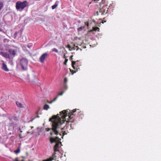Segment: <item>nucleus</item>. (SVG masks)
I'll return each instance as SVG.
<instances>
[{"label":"nucleus","mask_w":161,"mask_h":161,"mask_svg":"<svg viewBox=\"0 0 161 161\" xmlns=\"http://www.w3.org/2000/svg\"><path fill=\"white\" fill-rule=\"evenodd\" d=\"M1 68L3 70L6 71H8L9 70L8 68L7 65L4 62H3L2 64Z\"/></svg>","instance_id":"0eeeda50"},{"label":"nucleus","mask_w":161,"mask_h":161,"mask_svg":"<svg viewBox=\"0 0 161 161\" xmlns=\"http://www.w3.org/2000/svg\"><path fill=\"white\" fill-rule=\"evenodd\" d=\"M48 54L46 53H44L42 54L39 58V60L40 62L42 63H44L45 61L46 60V58L48 56Z\"/></svg>","instance_id":"423d86ee"},{"label":"nucleus","mask_w":161,"mask_h":161,"mask_svg":"<svg viewBox=\"0 0 161 161\" xmlns=\"http://www.w3.org/2000/svg\"><path fill=\"white\" fill-rule=\"evenodd\" d=\"M21 134H19V136L20 137V138H22L21 136Z\"/></svg>","instance_id":"c9c22d12"},{"label":"nucleus","mask_w":161,"mask_h":161,"mask_svg":"<svg viewBox=\"0 0 161 161\" xmlns=\"http://www.w3.org/2000/svg\"><path fill=\"white\" fill-rule=\"evenodd\" d=\"M0 54L7 58H9V54L6 52H1L0 53Z\"/></svg>","instance_id":"6e6552de"},{"label":"nucleus","mask_w":161,"mask_h":161,"mask_svg":"<svg viewBox=\"0 0 161 161\" xmlns=\"http://www.w3.org/2000/svg\"><path fill=\"white\" fill-rule=\"evenodd\" d=\"M71 49H72V50H75L76 49L75 47H73L71 48Z\"/></svg>","instance_id":"2f4dec72"},{"label":"nucleus","mask_w":161,"mask_h":161,"mask_svg":"<svg viewBox=\"0 0 161 161\" xmlns=\"http://www.w3.org/2000/svg\"><path fill=\"white\" fill-rule=\"evenodd\" d=\"M46 130L47 131H49V130H50V129L49 128H47L46 129Z\"/></svg>","instance_id":"7c9ffc66"},{"label":"nucleus","mask_w":161,"mask_h":161,"mask_svg":"<svg viewBox=\"0 0 161 161\" xmlns=\"http://www.w3.org/2000/svg\"><path fill=\"white\" fill-rule=\"evenodd\" d=\"M93 22H95V20H93Z\"/></svg>","instance_id":"58836bf2"},{"label":"nucleus","mask_w":161,"mask_h":161,"mask_svg":"<svg viewBox=\"0 0 161 161\" xmlns=\"http://www.w3.org/2000/svg\"><path fill=\"white\" fill-rule=\"evenodd\" d=\"M61 139L59 138L58 137H56L55 138H54L52 137H50V143H52L53 142L56 143V144L54 147V152L58 151V148L60 147V145H62L61 142L59 141Z\"/></svg>","instance_id":"f03ea898"},{"label":"nucleus","mask_w":161,"mask_h":161,"mask_svg":"<svg viewBox=\"0 0 161 161\" xmlns=\"http://www.w3.org/2000/svg\"><path fill=\"white\" fill-rule=\"evenodd\" d=\"M99 0H94V1H99Z\"/></svg>","instance_id":"e433bc0d"},{"label":"nucleus","mask_w":161,"mask_h":161,"mask_svg":"<svg viewBox=\"0 0 161 161\" xmlns=\"http://www.w3.org/2000/svg\"><path fill=\"white\" fill-rule=\"evenodd\" d=\"M9 120L11 121L12 120H18V119L15 116H13L12 117H9Z\"/></svg>","instance_id":"ddd939ff"},{"label":"nucleus","mask_w":161,"mask_h":161,"mask_svg":"<svg viewBox=\"0 0 161 161\" xmlns=\"http://www.w3.org/2000/svg\"><path fill=\"white\" fill-rule=\"evenodd\" d=\"M78 48H77L76 49V50H78Z\"/></svg>","instance_id":"4c0bfd02"},{"label":"nucleus","mask_w":161,"mask_h":161,"mask_svg":"<svg viewBox=\"0 0 161 161\" xmlns=\"http://www.w3.org/2000/svg\"><path fill=\"white\" fill-rule=\"evenodd\" d=\"M16 104L18 107L20 108H23L22 104L21 103H20L19 102H16Z\"/></svg>","instance_id":"2eb2a0df"},{"label":"nucleus","mask_w":161,"mask_h":161,"mask_svg":"<svg viewBox=\"0 0 161 161\" xmlns=\"http://www.w3.org/2000/svg\"><path fill=\"white\" fill-rule=\"evenodd\" d=\"M58 97V96H56L53 100V102L55 101L56 99H57Z\"/></svg>","instance_id":"a878e982"},{"label":"nucleus","mask_w":161,"mask_h":161,"mask_svg":"<svg viewBox=\"0 0 161 161\" xmlns=\"http://www.w3.org/2000/svg\"><path fill=\"white\" fill-rule=\"evenodd\" d=\"M79 62V61L78 60L76 61V62L74 61H72V67L74 69H75V68L74 66V65L76 64L77 62Z\"/></svg>","instance_id":"dca6fc26"},{"label":"nucleus","mask_w":161,"mask_h":161,"mask_svg":"<svg viewBox=\"0 0 161 161\" xmlns=\"http://www.w3.org/2000/svg\"><path fill=\"white\" fill-rule=\"evenodd\" d=\"M63 58H64L66 59V56L65 54H64L63 56Z\"/></svg>","instance_id":"473e14b6"},{"label":"nucleus","mask_w":161,"mask_h":161,"mask_svg":"<svg viewBox=\"0 0 161 161\" xmlns=\"http://www.w3.org/2000/svg\"><path fill=\"white\" fill-rule=\"evenodd\" d=\"M20 150L19 148H18L17 150L14 151V152L16 154L19 153L20 152Z\"/></svg>","instance_id":"a211bd4d"},{"label":"nucleus","mask_w":161,"mask_h":161,"mask_svg":"<svg viewBox=\"0 0 161 161\" xmlns=\"http://www.w3.org/2000/svg\"><path fill=\"white\" fill-rule=\"evenodd\" d=\"M4 3L3 2H0V12L4 7Z\"/></svg>","instance_id":"4468645a"},{"label":"nucleus","mask_w":161,"mask_h":161,"mask_svg":"<svg viewBox=\"0 0 161 161\" xmlns=\"http://www.w3.org/2000/svg\"><path fill=\"white\" fill-rule=\"evenodd\" d=\"M40 108H39V109H38V111L36 112V114L37 115L36 116H35L34 117V119L36 118H39V116L38 115V112H39V110H40Z\"/></svg>","instance_id":"f3484780"},{"label":"nucleus","mask_w":161,"mask_h":161,"mask_svg":"<svg viewBox=\"0 0 161 161\" xmlns=\"http://www.w3.org/2000/svg\"><path fill=\"white\" fill-rule=\"evenodd\" d=\"M66 47H67V48H69V51H71V50H72V49H71V47L69 45H68L67 46H66Z\"/></svg>","instance_id":"412c9836"},{"label":"nucleus","mask_w":161,"mask_h":161,"mask_svg":"<svg viewBox=\"0 0 161 161\" xmlns=\"http://www.w3.org/2000/svg\"><path fill=\"white\" fill-rule=\"evenodd\" d=\"M84 28V27H80L78 29V30L79 31H81L83 30V28Z\"/></svg>","instance_id":"4be33fe9"},{"label":"nucleus","mask_w":161,"mask_h":161,"mask_svg":"<svg viewBox=\"0 0 161 161\" xmlns=\"http://www.w3.org/2000/svg\"><path fill=\"white\" fill-rule=\"evenodd\" d=\"M28 60L25 58H22L20 60L19 64L22 69L23 70L27 69Z\"/></svg>","instance_id":"7ed1b4c3"},{"label":"nucleus","mask_w":161,"mask_h":161,"mask_svg":"<svg viewBox=\"0 0 161 161\" xmlns=\"http://www.w3.org/2000/svg\"><path fill=\"white\" fill-rule=\"evenodd\" d=\"M64 88L65 89V90H66L67 88V86L65 85H64Z\"/></svg>","instance_id":"cd10ccee"},{"label":"nucleus","mask_w":161,"mask_h":161,"mask_svg":"<svg viewBox=\"0 0 161 161\" xmlns=\"http://www.w3.org/2000/svg\"><path fill=\"white\" fill-rule=\"evenodd\" d=\"M58 3L59 2L58 1H56L55 3L52 6V8L53 9H54L57 7L58 5Z\"/></svg>","instance_id":"9b49d317"},{"label":"nucleus","mask_w":161,"mask_h":161,"mask_svg":"<svg viewBox=\"0 0 161 161\" xmlns=\"http://www.w3.org/2000/svg\"><path fill=\"white\" fill-rule=\"evenodd\" d=\"M27 5V1H25L23 2L18 1L16 4V7L17 9L22 10Z\"/></svg>","instance_id":"20e7f679"},{"label":"nucleus","mask_w":161,"mask_h":161,"mask_svg":"<svg viewBox=\"0 0 161 161\" xmlns=\"http://www.w3.org/2000/svg\"><path fill=\"white\" fill-rule=\"evenodd\" d=\"M68 110L66 111L64 110L60 112V115L61 116V117L63 119L62 120L60 118L57 119L55 116H53L52 118L49 119V121L52 122V130L53 131L50 133L51 136L53 135V132L56 135L58 134L61 135V133H63V134H66L65 130L67 128L68 126L66 125L67 122L64 121V119L67 115H68L69 118L72 119L73 117L71 116L74 115L73 114L75 112L76 109H74L71 111L69 110L70 112H68Z\"/></svg>","instance_id":"f257e3e1"},{"label":"nucleus","mask_w":161,"mask_h":161,"mask_svg":"<svg viewBox=\"0 0 161 161\" xmlns=\"http://www.w3.org/2000/svg\"><path fill=\"white\" fill-rule=\"evenodd\" d=\"M93 30L95 31H99V28L98 27H95L93 28Z\"/></svg>","instance_id":"aec40b11"},{"label":"nucleus","mask_w":161,"mask_h":161,"mask_svg":"<svg viewBox=\"0 0 161 161\" xmlns=\"http://www.w3.org/2000/svg\"><path fill=\"white\" fill-rule=\"evenodd\" d=\"M63 92H61L58 93V95L57 96L58 97V96H61V95H63Z\"/></svg>","instance_id":"bb28decb"},{"label":"nucleus","mask_w":161,"mask_h":161,"mask_svg":"<svg viewBox=\"0 0 161 161\" xmlns=\"http://www.w3.org/2000/svg\"><path fill=\"white\" fill-rule=\"evenodd\" d=\"M55 155V153H54L52 156V157L50 158H49L47 159L46 160H43L42 161H52L53 160H54V157Z\"/></svg>","instance_id":"9d476101"},{"label":"nucleus","mask_w":161,"mask_h":161,"mask_svg":"<svg viewBox=\"0 0 161 161\" xmlns=\"http://www.w3.org/2000/svg\"><path fill=\"white\" fill-rule=\"evenodd\" d=\"M34 119H34V118H33V119H32L31 120H30L29 121V122H32V121H33V120Z\"/></svg>","instance_id":"72a5a7b5"},{"label":"nucleus","mask_w":161,"mask_h":161,"mask_svg":"<svg viewBox=\"0 0 161 161\" xmlns=\"http://www.w3.org/2000/svg\"><path fill=\"white\" fill-rule=\"evenodd\" d=\"M50 108L49 106L47 104H45L43 106V109L45 110H47L49 108Z\"/></svg>","instance_id":"f8f14e48"},{"label":"nucleus","mask_w":161,"mask_h":161,"mask_svg":"<svg viewBox=\"0 0 161 161\" xmlns=\"http://www.w3.org/2000/svg\"><path fill=\"white\" fill-rule=\"evenodd\" d=\"M8 52L10 54H12L14 56L16 54V51L14 49H9Z\"/></svg>","instance_id":"1a4fd4ad"},{"label":"nucleus","mask_w":161,"mask_h":161,"mask_svg":"<svg viewBox=\"0 0 161 161\" xmlns=\"http://www.w3.org/2000/svg\"><path fill=\"white\" fill-rule=\"evenodd\" d=\"M106 0H102V2L100 3V4H101V3L102 4H104L105 3Z\"/></svg>","instance_id":"5701e85b"},{"label":"nucleus","mask_w":161,"mask_h":161,"mask_svg":"<svg viewBox=\"0 0 161 161\" xmlns=\"http://www.w3.org/2000/svg\"><path fill=\"white\" fill-rule=\"evenodd\" d=\"M108 9V8L106 6H104L102 8L99 9V11H97L96 12L95 15H98L99 14V13H100L101 15L107 13Z\"/></svg>","instance_id":"39448f33"},{"label":"nucleus","mask_w":161,"mask_h":161,"mask_svg":"<svg viewBox=\"0 0 161 161\" xmlns=\"http://www.w3.org/2000/svg\"><path fill=\"white\" fill-rule=\"evenodd\" d=\"M68 59H65V61H64V64H65V65H66V63H67V62H68Z\"/></svg>","instance_id":"b1692460"},{"label":"nucleus","mask_w":161,"mask_h":161,"mask_svg":"<svg viewBox=\"0 0 161 161\" xmlns=\"http://www.w3.org/2000/svg\"><path fill=\"white\" fill-rule=\"evenodd\" d=\"M67 81V79L66 78H65L64 80V82L66 83Z\"/></svg>","instance_id":"393cba45"},{"label":"nucleus","mask_w":161,"mask_h":161,"mask_svg":"<svg viewBox=\"0 0 161 161\" xmlns=\"http://www.w3.org/2000/svg\"><path fill=\"white\" fill-rule=\"evenodd\" d=\"M73 57V55H71L70 57V60H72V59H73V58H72V57Z\"/></svg>","instance_id":"c756f323"},{"label":"nucleus","mask_w":161,"mask_h":161,"mask_svg":"<svg viewBox=\"0 0 161 161\" xmlns=\"http://www.w3.org/2000/svg\"><path fill=\"white\" fill-rule=\"evenodd\" d=\"M47 103H50V104H51L53 102V100L51 101H47Z\"/></svg>","instance_id":"c85d7f7f"},{"label":"nucleus","mask_w":161,"mask_h":161,"mask_svg":"<svg viewBox=\"0 0 161 161\" xmlns=\"http://www.w3.org/2000/svg\"><path fill=\"white\" fill-rule=\"evenodd\" d=\"M19 130L21 132H22V131L21 130V129L20 128H19Z\"/></svg>","instance_id":"f704fd0d"},{"label":"nucleus","mask_w":161,"mask_h":161,"mask_svg":"<svg viewBox=\"0 0 161 161\" xmlns=\"http://www.w3.org/2000/svg\"><path fill=\"white\" fill-rule=\"evenodd\" d=\"M52 52H54L56 53H58V50L56 48H53L52 50Z\"/></svg>","instance_id":"6ab92c4d"}]
</instances>
